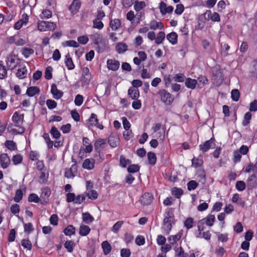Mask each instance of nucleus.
<instances>
[{"instance_id":"nucleus-34","label":"nucleus","mask_w":257,"mask_h":257,"mask_svg":"<svg viewBox=\"0 0 257 257\" xmlns=\"http://www.w3.org/2000/svg\"><path fill=\"white\" fill-rule=\"evenodd\" d=\"M82 220L86 223L89 224L92 222L94 219L88 212H85L82 213Z\"/></svg>"},{"instance_id":"nucleus-12","label":"nucleus","mask_w":257,"mask_h":257,"mask_svg":"<svg viewBox=\"0 0 257 257\" xmlns=\"http://www.w3.org/2000/svg\"><path fill=\"white\" fill-rule=\"evenodd\" d=\"M107 66L109 70L116 71L119 67L120 63L115 59H108L106 62Z\"/></svg>"},{"instance_id":"nucleus-5","label":"nucleus","mask_w":257,"mask_h":257,"mask_svg":"<svg viewBox=\"0 0 257 257\" xmlns=\"http://www.w3.org/2000/svg\"><path fill=\"white\" fill-rule=\"evenodd\" d=\"M161 101L167 105H170L174 101V96L165 89H162L158 91Z\"/></svg>"},{"instance_id":"nucleus-7","label":"nucleus","mask_w":257,"mask_h":257,"mask_svg":"<svg viewBox=\"0 0 257 257\" xmlns=\"http://www.w3.org/2000/svg\"><path fill=\"white\" fill-rule=\"evenodd\" d=\"M84 200V196L83 194H78L76 196L75 194H67V200L68 202H73L80 204Z\"/></svg>"},{"instance_id":"nucleus-17","label":"nucleus","mask_w":257,"mask_h":257,"mask_svg":"<svg viewBox=\"0 0 257 257\" xmlns=\"http://www.w3.org/2000/svg\"><path fill=\"white\" fill-rule=\"evenodd\" d=\"M205 15L207 16L208 18L213 22H219L220 20V16L216 12L212 13L211 11L208 10L205 13Z\"/></svg>"},{"instance_id":"nucleus-37","label":"nucleus","mask_w":257,"mask_h":257,"mask_svg":"<svg viewBox=\"0 0 257 257\" xmlns=\"http://www.w3.org/2000/svg\"><path fill=\"white\" fill-rule=\"evenodd\" d=\"M75 233V228L72 225H68L64 230V233L67 236H71Z\"/></svg>"},{"instance_id":"nucleus-56","label":"nucleus","mask_w":257,"mask_h":257,"mask_svg":"<svg viewBox=\"0 0 257 257\" xmlns=\"http://www.w3.org/2000/svg\"><path fill=\"white\" fill-rule=\"evenodd\" d=\"M231 98L233 100L237 101L238 100L239 98V92L237 89H233L231 93Z\"/></svg>"},{"instance_id":"nucleus-43","label":"nucleus","mask_w":257,"mask_h":257,"mask_svg":"<svg viewBox=\"0 0 257 257\" xmlns=\"http://www.w3.org/2000/svg\"><path fill=\"white\" fill-rule=\"evenodd\" d=\"M174 249L175 251V257H187L181 246L179 247H175Z\"/></svg>"},{"instance_id":"nucleus-60","label":"nucleus","mask_w":257,"mask_h":257,"mask_svg":"<svg viewBox=\"0 0 257 257\" xmlns=\"http://www.w3.org/2000/svg\"><path fill=\"white\" fill-rule=\"evenodd\" d=\"M29 16L24 13L22 15L21 18L19 20L20 22H21L24 26H26L29 22Z\"/></svg>"},{"instance_id":"nucleus-27","label":"nucleus","mask_w":257,"mask_h":257,"mask_svg":"<svg viewBox=\"0 0 257 257\" xmlns=\"http://www.w3.org/2000/svg\"><path fill=\"white\" fill-rule=\"evenodd\" d=\"M39 92L40 89L38 87L31 86L28 88L26 91V94L29 96L32 97L35 95L38 94Z\"/></svg>"},{"instance_id":"nucleus-13","label":"nucleus","mask_w":257,"mask_h":257,"mask_svg":"<svg viewBox=\"0 0 257 257\" xmlns=\"http://www.w3.org/2000/svg\"><path fill=\"white\" fill-rule=\"evenodd\" d=\"M51 92L54 98L56 99H60L63 95V92L58 90L56 84H53L51 85Z\"/></svg>"},{"instance_id":"nucleus-50","label":"nucleus","mask_w":257,"mask_h":257,"mask_svg":"<svg viewBox=\"0 0 257 257\" xmlns=\"http://www.w3.org/2000/svg\"><path fill=\"white\" fill-rule=\"evenodd\" d=\"M74 246V243L73 241L71 240L67 241L64 243L65 247L67 249L68 251L69 252H71L73 251Z\"/></svg>"},{"instance_id":"nucleus-20","label":"nucleus","mask_w":257,"mask_h":257,"mask_svg":"<svg viewBox=\"0 0 257 257\" xmlns=\"http://www.w3.org/2000/svg\"><path fill=\"white\" fill-rule=\"evenodd\" d=\"M128 95L132 99L137 100L140 96V92L137 88L131 87L128 90Z\"/></svg>"},{"instance_id":"nucleus-10","label":"nucleus","mask_w":257,"mask_h":257,"mask_svg":"<svg viewBox=\"0 0 257 257\" xmlns=\"http://www.w3.org/2000/svg\"><path fill=\"white\" fill-rule=\"evenodd\" d=\"M10 159L7 154L4 153L0 155V163L2 168H7L10 165Z\"/></svg>"},{"instance_id":"nucleus-46","label":"nucleus","mask_w":257,"mask_h":257,"mask_svg":"<svg viewBox=\"0 0 257 257\" xmlns=\"http://www.w3.org/2000/svg\"><path fill=\"white\" fill-rule=\"evenodd\" d=\"M34 52V50L31 48L25 47L22 49V54L26 58L33 54Z\"/></svg>"},{"instance_id":"nucleus-1","label":"nucleus","mask_w":257,"mask_h":257,"mask_svg":"<svg viewBox=\"0 0 257 257\" xmlns=\"http://www.w3.org/2000/svg\"><path fill=\"white\" fill-rule=\"evenodd\" d=\"M13 121L16 124L17 128H12L10 132L14 134H22L24 133L25 129L22 126L24 121V114H19L18 112H15L12 116Z\"/></svg>"},{"instance_id":"nucleus-47","label":"nucleus","mask_w":257,"mask_h":257,"mask_svg":"<svg viewBox=\"0 0 257 257\" xmlns=\"http://www.w3.org/2000/svg\"><path fill=\"white\" fill-rule=\"evenodd\" d=\"M93 28L98 30H101L104 25L101 20H98L97 19H94L93 20Z\"/></svg>"},{"instance_id":"nucleus-22","label":"nucleus","mask_w":257,"mask_h":257,"mask_svg":"<svg viewBox=\"0 0 257 257\" xmlns=\"http://www.w3.org/2000/svg\"><path fill=\"white\" fill-rule=\"evenodd\" d=\"M167 39L172 45H175L178 42V35L174 32L168 34L167 35Z\"/></svg>"},{"instance_id":"nucleus-30","label":"nucleus","mask_w":257,"mask_h":257,"mask_svg":"<svg viewBox=\"0 0 257 257\" xmlns=\"http://www.w3.org/2000/svg\"><path fill=\"white\" fill-rule=\"evenodd\" d=\"M182 237V233L178 232L177 234L174 235H170L168 237L169 241L172 245L176 243V242L180 239Z\"/></svg>"},{"instance_id":"nucleus-8","label":"nucleus","mask_w":257,"mask_h":257,"mask_svg":"<svg viewBox=\"0 0 257 257\" xmlns=\"http://www.w3.org/2000/svg\"><path fill=\"white\" fill-rule=\"evenodd\" d=\"M215 147L214 139H211L206 141L203 144L199 145V149L202 152H206L210 149L213 148Z\"/></svg>"},{"instance_id":"nucleus-11","label":"nucleus","mask_w":257,"mask_h":257,"mask_svg":"<svg viewBox=\"0 0 257 257\" xmlns=\"http://www.w3.org/2000/svg\"><path fill=\"white\" fill-rule=\"evenodd\" d=\"M77 166L73 164L70 168L66 169L65 171V177L67 178H72L76 175Z\"/></svg>"},{"instance_id":"nucleus-23","label":"nucleus","mask_w":257,"mask_h":257,"mask_svg":"<svg viewBox=\"0 0 257 257\" xmlns=\"http://www.w3.org/2000/svg\"><path fill=\"white\" fill-rule=\"evenodd\" d=\"M91 40L96 45H98L102 41V36L100 33H96L90 36Z\"/></svg>"},{"instance_id":"nucleus-64","label":"nucleus","mask_w":257,"mask_h":257,"mask_svg":"<svg viewBox=\"0 0 257 257\" xmlns=\"http://www.w3.org/2000/svg\"><path fill=\"white\" fill-rule=\"evenodd\" d=\"M131 253V252L129 249L122 248L120 250V255L121 257H130Z\"/></svg>"},{"instance_id":"nucleus-61","label":"nucleus","mask_w":257,"mask_h":257,"mask_svg":"<svg viewBox=\"0 0 257 257\" xmlns=\"http://www.w3.org/2000/svg\"><path fill=\"white\" fill-rule=\"evenodd\" d=\"M46 105L49 109H52L57 106V103L54 100L48 99L46 101Z\"/></svg>"},{"instance_id":"nucleus-9","label":"nucleus","mask_w":257,"mask_h":257,"mask_svg":"<svg viewBox=\"0 0 257 257\" xmlns=\"http://www.w3.org/2000/svg\"><path fill=\"white\" fill-rule=\"evenodd\" d=\"M88 121L89 123V125L90 126H95L100 130H102L103 128V125L98 122V119L97 115L94 113H92L91 114V116Z\"/></svg>"},{"instance_id":"nucleus-6","label":"nucleus","mask_w":257,"mask_h":257,"mask_svg":"<svg viewBox=\"0 0 257 257\" xmlns=\"http://www.w3.org/2000/svg\"><path fill=\"white\" fill-rule=\"evenodd\" d=\"M6 62L8 68L12 70L19 65L20 60L15 55H11L7 57Z\"/></svg>"},{"instance_id":"nucleus-40","label":"nucleus","mask_w":257,"mask_h":257,"mask_svg":"<svg viewBox=\"0 0 257 257\" xmlns=\"http://www.w3.org/2000/svg\"><path fill=\"white\" fill-rule=\"evenodd\" d=\"M146 6V3L144 1H135L134 5V9L136 11L139 12Z\"/></svg>"},{"instance_id":"nucleus-24","label":"nucleus","mask_w":257,"mask_h":257,"mask_svg":"<svg viewBox=\"0 0 257 257\" xmlns=\"http://www.w3.org/2000/svg\"><path fill=\"white\" fill-rule=\"evenodd\" d=\"M109 26L112 30L116 31L121 27V22L118 19L111 20Z\"/></svg>"},{"instance_id":"nucleus-21","label":"nucleus","mask_w":257,"mask_h":257,"mask_svg":"<svg viewBox=\"0 0 257 257\" xmlns=\"http://www.w3.org/2000/svg\"><path fill=\"white\" fill-rule=\"evenodd\" d=\"M83 81L88 84L91 79V75L88 67H84L82 69Z\"/></svg>"},{"instance_id":"nucleus-62","label":"nucleus","mask_w":257,"mask_h":257,"mask_svg":"<svg viewBox=\"0 0 257 257\" xmlns=\"http://www.w3.org/2000/svg\"><path fill=\"white\" fill-rule=\"evenodd\" d=\"M123 128L125 131H128L131 127V124L127 119L125 117H122L121 118Z\"/></svg>"},{"instance_id":"nucleus-35","label":"nucleus","mask_w":257,"mask_h":257,"mask_svg":"<svg viewBox=\"0 0 257 257\" xmlns=\"http://www.w3.org/2000/svg\"><path fill=\"white\" fill-rule=\"evenodd\" d=\"M50 133L52 135L53 139L56 140L59 139L61 137V134L56 127L53 126L51 127Z\"/></svg>"},{"instance_id":"nucleus-31","label":"nucleus","mask_w":257,"mask_h":257,"mask_svg":"<svg viewBox=\"0 0 257 257\" xmlns=\"http://www.w3.org/2000/svg\"><path fill=\"white\" fill-rule=\"evenodd\" d=\"M103 253L105 255L108 254L111 250V246L107 241H104L101 243Z\"/></svg>"},{"instance_id":"nucleus-32","label":"nucleus","mask_w":257,"mask_h":257,"mask_svg":"<svg viewBox=\"0 0 257 257\" xmlns=\"http://www.w3.org/2000/svg\"><path fill=\"white\" fill-rule=\"evenodd\" d=\"M66 60L65 63L68 70H72L74 68L75 65L73 62L72 59L70 57V55L68 54L65 56Z\"/></svg>"},{"instance_id":"nucleus-28","label":"nucleus","mask_w":257,"mask_h":257,"mask_svg":"<svg viewBox=\"0 0 257 257\" xmlns=\"http://www.w3.org/2000/svg\"><path fill=\"white\" fill-rule=\"evenodd\" d=\"M185 84L187 88L193 89L195 88L197 84V80L188 78L186 79Z\"/></svg>"},{"instance_id":"nucleus-15","label":"nucleus","mask_w":257,"mask_h":257,"mask_svg":"<svg viewBox=\"0 0 257 257\" xmlns=\"http://www.w3.org/2000/svg\"><path fill=\"white\" fill-rule=\"evenodd\" d=\"M81 2H75L73 1L72 4L69 6L68 9L72 15H74L77 14L81 7Z\"/></svg>"},{"instance_id":"nucleus-2","label":"nucleus","mask_w":257,"mask_h":257,"mask_svg":"<svg viewBox=\"0 0 257 257\" xmlns=\"http://www.w3.org/2000/svg\"><path fill=\"white\" fill-rule=\"evenodd\" d=\"M174 223V217L172 210L166 212L164 219L163 230L164 233L168 234L171 230L172 224Z\"/></svg>"},{"instance_id":"nucleus-44","label":"nucleus","mask_w":257,"mask_h":257,"mask_svg":"<svg viewBox=\"0 0 257 257\" xmlns=\"http://www.w3.org/2000/svg\"><path fill=\"white\" fill-rule=\"evenodd\" d=\"M64 47H72L77 48L79 47V44L74 40L66 41L62 44Z\"/></svg>"},{"instance_id":"nucleus-16","label":"nucleus","mask_w":257,"mask_h":257,"mask_svg":"<svg viewBox=\"0 0 257 257\" xmlns=\"http://www.w3.org/2000/svg\"><path fill=\"white\" fill-rule=\"evenodd\" d=\"M27 70L26 67L21 65L16 73V76L19 79H23L27 76Z\"/></svg>"},{"instance_id":"nucleus-33","label":"nucleus","mask_w":257,"mask_h":257,"mask_svg":"<svg viewBox=\"0 0 257 257\" xmlns=\"http://www.w3.org/2000/svg\"><path fill=\"white\" fill-rule=\"evenodd\" d=\"M232 201L233 202L236 203L238 205L241 206L242 207L244 206L245 204V200H242L238 194H234L233 195Z\"/></svg>"},{"instance_id":"nucleus-4","label":"nucleus","mask_w":257,"mask_h":257,"mask_svg":"<svg viewBox=\"0 0 257 257\" xmlns=\"http://www.w3.org/2000/svg\"><path fill=\"white\" fill-rule=\"evenodd\" d=\"M215 220V216L212 214H209L205 218L200 220L197 223V226L198 231H199V234H201V231L203 230L204 225L205 224L209 226H211L213 225Z\"/></svg>"},{"instance_id":"nucleus-51","label":"nucleus","mask_w":257,"mask_h":257,"mask_svg":"<svg viewBox=\"0 0 257 257\" xmlns=\"http://www.w3.org/2000/svg\"><path fill=\"white\" fill-rule=\"evenodd\" d=\"M123 224V221H118L116 222L112 226L111 230L114 232L116 233L118 232L120 228L122 226Z\"/></svg>"},{"instance_id":"nucleus-45","label":"nucleus","mask_w":257,"mask_h":257,"mask_svg":"<svg viewBox=\"0 0 257 257\" xmlns=\"http://www.w3.org/2000/svg\"><path fill=\"white\" fill-rule=\"evenodd\" d=\"M192 164L194 167L197 168L203 164V160L200 157H194L192 160Z\"/></svg>"},{"instance_id":"nucleus-39","label":"nucleus","mask_w":257,"mask_h":257,"mask_svg":"<svg viewBox=\"0 0 257 257\" xmlns=\"http://www.w3.org/2000/svg\"><path fill=\"white\" fill-rule=\"evenodd\" d=\"M147 157L150 165H154L156 164L157 158L154 153L151 152L148 153Z\"/></svg>"},{"instance_id":"nucleus-63","label":"nucleus","mask_w":257,"mask_h":257,"mask_svg":"<svg viewBox=\"0 0 257 257\" xmlns=\"http://www.w3.org/2000/svg\"><path fill=\"white\" fill-rule=\"evenodd\" d=\"M197 186V183L194 180L190 181L187 183V188L189 191L194 190Z\"/></svg>"},{"instance_id":"nucleus-19","label":"nucleus","mask_w":257,"mask_h":257,"mask_svg":"<svg viewBox=\"0 0 257 257\" xmlns=\"http://www.w3.org/2000/svg\"><path fill=\"white\" fill-rule=\"evenodd\" d=\"M95 161L93 159H86L83 163L82 167L83 168L87 170H92L94 168Z\"/></svg>"},{"instance_id":"nucleus-36","label":"nucleus","mask_w":257,"mask_h":257,"mask_svg":"<svg viewBox=\"0 0 257 257\" xmlns=\"http://www.w3.org/2000/svg\"><path fill=\"white\" fill-rule=\"evenodd\" d=\"M108 143L111 147H116L119 144V139L114 136H109L108 138Z\"/></svg>"},{"instance_id":"nucleus-49","label":"nucleus","mask_w":257,"mask_h":257,"mask_svg":"<svg viewBox=\"0 0 257 257\" xmlns=\"http://www.w3.org/2000/svg\"><path fill=\"white\" fill-rule=\"evenodd\" d=\"M5 145L8 149L11 151L15 150L17 149L16 143H14L13 141H7L5 143Z\"/></svg>"},{"instance_id":"nucleus-42","label":"nucleus","mask_w":257,"mask_h":257,"mask_svg":"<svg viewBox=\"0 0 257 257\" xmlns=\"http://www.w3.org/2000/svg\"><path fill=\"white\" fill-rule=\"evenodd\" d=\"M165 38V34L164 32L161 31L158 33L156 38H155V43L159 45L161 44Z\"/></svg>"},{"instance_id":"nucleus-26","label":"nucleus","mask_w":257,"mask_h":257,"mask_svg":"<svg viewBox=\"0 0 257 257\" xmlns=\"http://www.w3.org/2000/svg\"><path fill=\"white\" fill-rule=\"evenodd\" d=\"M150 28L153 30H155L157 29L162 30L164 28V26L161 22L153 20L150 23Z\"/></svg>"},{"instance_id":"nucleus-41","label":"nucleus","mask_w":257,"mask_h":257,"mask_svg":"<svg viewBox=\"0 0 257 257\" xmlns=\"http://www.w3.org/2000/svg\"><path fill=\"white\" fill-rule=\"evenodd\" d=\"M43 138L45 141L47 147L49 149H52L53 146V142L51 140L49 135L48 133H44Z\"/></svg>"},{"instance_id":"nucleus-59","label":"nucleus","mask_w":257,"mask_h":257,"mask_svg":"<svg viewBox=\"0 0 257 257\" xmlns=\"http://www.w3.org/2000/svg\"><path fill=\"white\" fill-rule=\"evenodd\" d=\"M135 242L138 245H143L145 243V237L142 235H138L136 238Z\"/></svg>"},{"instance_id":"nucleus-29","label":"nucleus","mask_w":257,"mask_h":257,"mask_svg":"<svg viewBox=\"0 0 257 257\" xmlns=\"http://www.w3.org/2000/svg\"><path fill=\"white\" fill-rule=\"evenodd\" d=\"M116 51L119 54L123 53L127 50V46L124 43H118L116 44Z\"/></svg>"},{"instance_id":"nucleus-14","label":"nucleus","mask_w":257,"mask_h":257,"mask_svg":"<svg viewBox=\"0 0 257 257\" xmlns=\"http://www.w3.org/2000/svg\"><path fill=\"white\" fill-rule=\"evenodd\" d=\"M159 9L162 15H165L167 13H172L173 11L172 6L167 7V5L163 2L160 3Z\"/></svg>"},{"instance_id":"nucleus-55","label":"nucleus","mask_w":257,"mask_h":257,"mask_svg":"<svg viewBox=\"0 0 257 257\" xmlns=\"http://www.w3.org/2000/svg\"><path fill=\"white\" fill-rule=\"evenodd\" d=\"M83 102V97L80 94H77L76 95L74 100L75 104L76 106H80Z\"/></svg>"},{"instance_id":"nucleus-54","label":"nucleus","mask_w":257,"mask_h":257,"mask_svg":"<svg viewBox=\"0 0 257 257\" xmlns=\"http://www.w3.org/2000/svg\"><path fill=\"white\" fill-rule=\"evenodd\" d=\"M22 160V156L19 154L16 155L12 158V162L14 165H18L21 163Z\"/></svg>"},{"instance_id":"nucleus-52","label":"nucleus","mask_w":257,"mask_h":257,"mask_svg":"<svg viewBox=\"0 0 257 257\" xmlns=\"http://www.w3.org/2000/svg\"><path fill=\"white\" fill-rule=\"evenodd\" d=\"M140 170V167L137 164H133L130 165L127 168V171L129 173H136L139 171Z\"/></svg>"},{"instance_id":"nucleus-48","label":"nucleus","mask_w":257,"mask_h":257,"mask_svg":"<svg viewBox=\"0 0 257 257\" xmlns=\"http://www.w3.org/2000/svg\"><path fill=\"white\" fill-rule=\"evenodd\" d=\"M52 12L49 10H44L40 17L42 19H49L52 17Z\"/></svg>"},{"instance_id":"nucleus-57","label":"nucleus","mask_w":257,"mask_h":257,"mask_svg":"<svg viewBox=\"0 0 257 257\" xmlns=\"http://www.w3.org/2000/svg\"><path fill=\"white\" fill-rule=\"evenodd\" d=\"M53 70V68L52 67L49 66L48 67L45 72V77L47 80H50L52 77V72Z\"/></svg>"},{"instance_id":"nucleus-25","label":"nucleus","mask_w":257,"mask_h":257,"mask_svg":"<svg viewBox=\"0 0 257 257\" xmlns=\"http://www.w3.org/2000/svg\"><path fill=\"white\" fill-rule=\"evenodd\" d=\"M90 228L86 225L81 224L79 227V233L81 236H86L90 232Z\"/></svg>"},{"instance_id":"nucleus-53","label":"nucleus","mask_w":257,"mask_h":257,"mask_svg":"<svg viewBox=\"0 0 257 257\" xmlns=\"http://www.w3.org/2000/svg\"><path fill=\"white\" fill-rule=\"evenodd\" d=\"M7 71L3 64H0V79H2L7 77Z\"/></svg>"},{"instance_id":"nucleus-58","label":"nucleus","mask_w":257,"mask_h":257,"mask_svg":"<svg viewBox=\"0 0 257 257\" xmlns=\"http://www.w3.org/2000/svg\"><path fill=\"white\" fill-rule=\"evenodd\" d=\"M185 78V75L183 74L178 73L174 76L173 80L176 82H182L184 81Z\"/></svg>"},{"instance_id":"nucleus-38","label":"nucleus","mask_w":257,"mask_h":257,"mask_svg":"<svg viewBox=\"0 0 257 257\" xmlns=\"http://www.w3.org/2000/svg\"><path fill=\"white\" fill-rule=\"evenodd\" d=\"M131 163V161L121 155L119 158V165L122 168H125L127 165Z\"/></svg>"},{"instance_id":"nucleus-3","label":"nucleus","mask_w":257,"mask_h":257,"mask_svg":"<svg viewBox=\"0 0 257 257\" xmlns=\"http://www.w3.org/2000/svg\"><path fill=\"white\" fill-rule=\"evenodd\" d=\"M56 28L54 22L39 20L37 22V29L40 32L53 31Z\"/></svg>"},{"instance_id":"nucleus-18","label":"nucleus","mask_w":257,"mask_h":257,"mask_svg":"<svg viewBox=\"0 0 257 257\" xmlns=\"http://www.w3.org/2000/svg\"><path fill=\"white\" fill-rule=\"evenodd\" d=\"M152 194H143L140 198V201L144 205H148L151 203L153 200Z\"/></svg>"}]
</instances>
